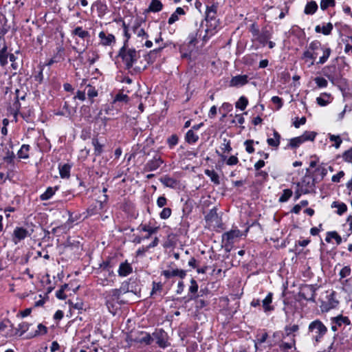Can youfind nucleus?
<instances>
[{
    "mask_svg": "<svg viewBox=\"0 0 352 352\" xmlns=\"http://www.w3.org/2000/svg\"><path fill=\"white\" fill-rule=\"evenodd\" d=\"M342 158L343 160L346 162H352V148H350L347 151H346L342 154Z\"/></svg>",
    "mask_w": 352,
    "mask_h": 352,
    "instance_id": "774afa93",
    "label": "nucleus"
},
{
    "mask_svg": "<svg viewBox=\"0 0 352 352\" xmlns=\"http://www.w3.org/2000/svg\"><path fill=\"white\" fill-rule=\"evenodd\" d=\"M34 226L33 223L28 225V228H23L21 226H16L12 234V241L14 245H17L20 241L24 240L28 237H30L34 232Z\"/></svg>",
    "mask_w": 352,
    "mask_h": 352,
    "instance_id": "20e7f679",
    "label": "nucleus"
},
{
    "mask_svg": "<svg viewBox=\"0 0 352 352\" xmlns=\"http://www.w3.org/2000/svg\"><path fill=\"white\" fill-rule=\"evenodd\" d=\"M57 53L53 58H52L48 63V65H51L54 63H58L64 60V49L63 47H58Z\"/></svg>",
    "mask_w": 352,
    "mask_h": 352,
    "instance_id": "cd10ccee",
    "label": "nucleus"
},
{
    "mask_svg": "<svg viewBox=\"0 0 352 352\" xmlns=\"http://www.w3.org/2000/svg\"><path fill=\"white\" fill-rule=\"evenodd\" d=\"M334 294L332 293L329 296V299L327 302H323L321 305V310L323 312H327L330 309L335 308L338 304V301L334 299L333 298Z\"/></svg>",
    "mask_w": 352,
    "mask_h": 352,
    "instance_id": "4468645a",
    "label": "nucleus"
},
{
    "mask_svg": "<svg viewBox=\"0 0 352 352\" xmlns=\"http://www.w3.org/2000/svg\"><path fill=\"white\" fill-rule=\"evenodd\" d=\"M351 273V267L349 265L344 266L339 272V276L340 277V279L348 277L349 276H350Z\"/></svg>",
    "mask_w": 352,
    "mask_h": 352,
    "instance_id": "13d9d810",
    "label": "nucleus"
},
{
    "mask_svg": "<svg viewBox=\"0 0 352 352\" xmlns=\"http://www.w3.org/2000/svg\"><path fill=\"white\" fill-rule=\"evenodd\" d=\"M85 90L89 99H93L98 96V91L91 85H87Z\"/></svg>",
    "mask_w": 352,
    "mask_h": 352,
    "instance_id": "de8ad7c7",
    "label": "nucleus"
},
{
    "mask_svg": "<svg viewBox=\"0 0 352 352\" xmlns=\"http://www.w3.org/2000/svg\"><path fill=\"white\" fill-rule=\"evenodd\" d=\"M16 101L14 103V107L16 109V113H15V115H16L17 112L19 111L20 107H21V104L20 102H19V100H24L25 98V94H23L22 96L20 95V91L19 89H16Z\"/></svg>",
    "mask_w": 352,
    "mask_h": 352,
    "instance_id": "09e8293b",
    "label": "nucleus"
},
{
    "mask_svg": "<svg viewBox=\"0 0 352 352\" xmlns=\"http://www.w3.org/2000/svg\"><path fill=\"white\" fill-rule=\"evenodd\" d=\"M293 192L291 189H285L283 191V194L279 197V202H286L292 196Z\"/></svg>",
    "mask_w": 352,
    "mask_h": 352,
    "instance_id": "3c124183",
    "label": "nucleus"
},
{
    "mask_svg": "<svg viewBox=\"0 0 352 352\" xmlns=\"http://www.w3.org/2000/svg\"><path fill=\"white\" fill-rule=\"evenodd\" d=\"M15 155L12 151H8L3 157V160L8 164H13Z\"/></svg>",
    "mask_w": 352,
    "mask_h": 352,
    "instance_id": "69168bd1",
    "label": "nucleus"
},
{
    "mask_svg": "<svg viewBox=\"0 0 352 352\" xmlns=\"http://www.w3.org/2000/svg\"><path fill=\"white\" fill-rule=\"evenodd\" d=\"M232 110V105L229 102H223L219 109V111H223V118L226 116L227 113Z\"/></svg>",
    "mask_w": 352,
    "mask_h": 352,
    "instance_id": "6e6d98bb",
    "label": "nucleus"
},
{
    "mask_svg": "<svg viewBox=\"0 0 352 352\" xmlns=\"http://www.w3.org/2000/svg\"><path fill=\"white\" fill-rule=\"evenodd\" d=\"M122 27L126 40L131 37L132 33L138 36H142L145 34L144 30L140 28L139 23H122Z\"/></svg>",
    "mask_w": 352,
    "mask_h": 352,
    "instance_id": "6e6552de",
    "label": "nucleus"
},
{
    "mask_svg": "<svg viewBox=\"0 0 352 352\" xmlns=\"http://www.w3.org/2000/svg\"><path fill=\"white\" fill-rule=\"evenodd\" d=\"M129 98L126 94H124L123 93H119L116 96L113 102H127L129 101Z\"/></svg>",
    "mask_w": 352,
    "mask_h": 352,
    "instance_id": "e2e57ef3",
    "label": "nucleus"
},
{
    "mask_svg": "<svg viewBox=\"0 0 352 352\" xmlns=\"http://www.w3.org/2000/svg\"><path fill=\"white\" fill-rule=\"evenodd\" d=\"M309 169L307 168L301 181L296 183L297 187L300 188L304 194L311 193L315 190L316 179L309 174Z\"/></svg>",
    "mask_w": 352,
    "mask_h": 352,
    "instance_id": "39448f33",
    "label": "nucleus"
},
{
    "mask_svg": "<svg viewBox=\"0 0 352 352\" xmlns=\"http://www.w3.org/2000/svg\"><path fill=\"white\" fill-rule=\"evenodd\" d=\"M331 207L338 208L337 213L339 215L342 214L347 210V206L344 203H338L336 201H334L333 202Z\"/></svg>",
    "mask_w": 352,
    "mask_h": 352,
    "instance_id": "a18cd8bd",
    "label": "nucleus"
},
{
    "mask_svg": "<svg viewBox=\"0 0 352 352\" xmlns=\"http://www.w3.org/2000/svg\"><path fill=\"white\" fill-rule=\"evenodd\" d=\"M331 239H333L336 240L337 245H340L342 243L341 236L336 231L328 232L327 233V236L325 238V241L327 243H329L331 241Z\"/></svg>",
    "mask_w": 352,
    "mask_h": 352,
    "instance_id": "c9c22d12",
    "label": "nucleus"
},
{
    "mask_svg": "<svg viewBox=\"0 0 352 352\" xmlns=\"http://www.w3.org/2000/svg\"><path fill=\"white\" fill-rule=\"evenodd\" d=\"M273 135L274 138H269L267 139V143L272 147L278 148L281 139L280 135L277 131L274 130Z\"/></svg>",
    "mask_w": 352,
    "mask_h": 352,
    "instance_id": "412c9836",
    "label": "nucleus"
},
{
    "mask_svg": "<svg viewBox=\"0 0 352 352\" xmlns=\"http://www.w3.org/2000/svg\"><path fill=\"white\" fill-rule=\"evenodd\" d=\"M100 43L103 45H111L115 43V36L111 34H106L103 31L100 32L98 35Z\"/></svg>",
    "mask_w": 352,
    "mask_h": 352,
    "instance_id": "a211bd4d",
    "label": "nucleus"
},
{
    "mask_svg": "<svg viewBox=\"0 0 352 352\" xmlns=\"http://www.w3.org/2000/svg\"><path fill=\"white\" fill-rule=\"evenodd\" d=\"M119 56L121 57L124 65L125 69L129 70L130 73H138L141 71L140 67H134V63L138 60L140 57L139 54L134 49H126L123 46L119 52Z\"/></svg>",
    "mask_w": 352,
    "mask_h": 352,
    "instance_id": "f03ea898",
    "label": "nucleus"
},
{
    "mask_svg": "<svg viewBox=\"0 0 352 352\" xmlns=\"http://www.w3.org/2000/svg\"><path fill=\"white\" fill-rule=\"evenodd\" d=\"M185 138L188 143L192 144L196 142L198 140L199 136L194 133L192 129H190L186 133Z\"/></svg>",
    "mask_w": 352,
    "mask_h": 352,
    "instance_id": "c03bdc74",
    "label": "nucleus"
},
{
    "mask_svg": "<svg viewBox=\"0 0 352 352\" xmlns=\"http://www.w3.org/2000/svg\"><path fill=\"white\" fill-rule=\"evenodd\" d=\"M248 104V100L245 96H241L239 100L235 103V107L236 109H239L241 111L245 109Z\"/></svg>",
    "mask_w": 352,
    "mask_h": 352,
    "instance_id": "a19ab883",
    "label": "nucleus"
},
{
    "mask_svg": "<svg viewBox=\"0 0 352 352\" xmlns=\"http://www.w3.org/2000/svg\"><path fill=\"white\" fill-rule=\"evenodd\" d=\"M30 151V146L28 144H23L18 151V157L21 159H27L29 157L28 152Z\"/></svg>",
    "mask_w": 352,
    "mask_h": 352,
    "instance_id": "ea45409f",
    "label": "nucleus"
},
{
    "mask_svg": "<svg viewBox=\"0 0 352 352\" xmlns=\"http://www.w3.org/2000/svg\"><path fill=\"white\" fill-rule=\"evenodd\" d=\"M7 49L6 42L3 40L2 49H0V64L1 66H5L8 63Z\"/></svg>",
    "mask_w": 352,
    "mask_h": 352,
    "instance_id": "a878e982",
    "label": "nucleus"
},
{
    "mask_svg": "<svg viewBox=\"0 0 352 352\" xmlns=\"http://www.w3.org/2000/svg\"><path fill=\"white\" fill-rule=\"evenodd\" d=\"M314 81L319 88H324L328 85V82L322 77H316Z\"/></svg>",
    "mask_w": 352,
    "mask_h": 352,
    "instance_id": "bf43d9fd",
    "label": "nucleus"
},
{
    "mask_svg": "<svg viewBox=\"0 0 352 352\" xmlns=\"http://www.w3.org/2000/svg\"><path fill=\"white\" fill-rule=\"evenodd\" d=\"M327 331V327L318 319L312 321L308 326V334L311 336L314 344L320 342Z\"/></svg>",
    "mask_w": 352,
    "mask_h": 352,
    "instance_id": "7ed1b4c3",
    "label": "nucleus"
},
{
    "mask_svg": "<svg viewBox=\"0 0 352 352\" xmlns=\"http://www.w3.org/2000/svg\"><path fill=\"white\" fill-rule=\"evenodd\" d=\"M117 304H118V302L105 300V305L109 311L113 315H115L116 314L118 309Z\"/></svg>",
    "mask_w": 352,
    "mask_h": 352,
    "instance_id": "79ce46f5",
    "label": "nucleus"
},
{
    "mask_svg": "<svg viewBox=\"0 0 352 352\" xmlns=\"http://www.w3.org/2000/svg\"><path fill=\"white\" fill-rule=\"evenodd\" d=\"M316 134L314 131H305L302 135L290 139L287 148H296L306 141H314Z\"/></svg>",
    "mask_w": 352,
    "mask_h": 352,
    "instance_id": "423d86ee",
    "label": "nucleus"
},
{
    "mask_svg": "<svg viewBox=\"0 0 352 352\" xmlns=\"http://www.w3.org/2000/svg\"><path fill=\"white\" fill-rule=\"evenodd\" d=\"M185 12L182 8H177L176 10L171 14L168 22H176L179 20L178 15H183Z\"/></svg>",
    "mask_w": 352,
    "mask_h": 352,
    "instance_id": "49530a36",
    "label": "nucleus"
},
{
    "mask_svg": "<svg viewBox=\"0 0 352 352\" xmlns=\"http://www.w3.org/2000/svg\"><path fill=\"white\" fill-rule=\"evenodd\" d=\"M172 210L170 208H164L160 213V217L162 219H167L171 215Z\"/></svg>",
    "mask_w": 352,
    "mask_h": 352,
    "instance_id": "0e129e2a",
    "label": "nucleus"
},
{
    "mask_svg": "<svg viewBox=\"0 0 352 352\" xmlns=\"http://www.w3.org/2000/svg\"><path fill=\"white\" fill-rule=\"evenodd\" d=\"M178 136L175 134L171 135L168 139H167V143L168 144L169 148H172L178 143Z\"/></svg>",
    "mask_w": 352,
    "mask_h": 352,
    "instance_id": "4d7b16f0",
    "label": "nucleus"
},
{
    "mask_svg": "<svg viewBox=\"0 0 352 352\" xmlns=\"http://www.w3.org/2000/svg\"><path fill=\"white\" fill-rule=\"evenodd\" d=\"M58 189V186L48 187L46 190L40 195L41 201H47L51 199Z\"/></svg>",
    "mask_w": 352,
    "mask_h": 352,
    "instance_id": "b1692460",
    "label": "nucleus"
},
{
    "mask_svg": "<svg viewBox=\"0 0 352 352\" xmlns=\"http://www.w3.org/2000/svg\"><path fill=\"white\" fill-rule=\"evenodd\" d=\"M133 272V268L131 265L128 263L126 261L125 262L121 263L120 264L118 273V275L121 277H125Z\"/></svg>",
    "mask_w": 352,
    "mask_h": 352,
    "instance_id": "f3484780",
    "label": "nucleus"
},
{
    "mask_svg": "<svg viewBox=\"0 0 352 352\" xmlns=\"http://www.w3.org/2000/svg\"><path fill=\"white\" fill-rule=\"evenodd\" d=\"M299 295L302 298L306 300L314 302L316 288L312 285H306L301 288Z\"/></svg>",
    "mask_w": 352,
    "mask_h": 352,
    "instance_id": "9d476101",
    "label": "nucleus"
},
{
    "mask_svg": "<svg viewBox=\"0 0 352 352\" xmlns=\"http://www.w3.org/2000/svg\"><path fill=\"white\" fill-rule=\"evenodd\" d=\"M160 182L166 187L174 188L176 187L177 182V181L172 178L169 177L168 176H164L162 178H160Z\"/></svg>",
    "mask_w": 352,
    "mask_h": 352,
    "instance_id": "f704fd0d",
    "label": "nucleus"
},
{
    "mask_svg": "<svg viewBox=\"0 0 352 352\" xmlns=\"http://www.w3.org/2000/svg\"><path fill=\"white\" fill-rule=\"evenodd\" d=\"M273 294L270 292L262 300V306L265 312H269L274 310V307L271 305L272 302Z\"/></svg>",
    "mask_w": 352,
    "mask_h": 352,
    "instance_id": "aec40b11",
    "label": "nucleus"
},
{
    "mask_svg": "<svg viewBox=\"0 0 352 352\" xmlns=\"http://www.w3.org/2000/svg\"><path fill=\"white\" fill-rule=\"evenodd\" d=\"M221 149L224 152L230 153L232 151V147L230 145V141L227 140L226 138L223 139V142L221 146Z\"/></svg>",
    "mask_w": 352,
    "mask_h": 352,
    "instance_id": "052dcab7",
    "label": "nucleus"
},
{
    "mask_svg": "<svg viewBox=\"0 0 352 352\" xmlns=\"http://www.w3.org/2000/svg\"><path fill=\"white\" fill-rule=\"evenodd\" d=\"M248 76L247 75H237L232 78L230 81V87H241L247 84Z\"/></svg>",
    "mask_w": 352,
    "mask_h": 352,
    "instance_id": "2eb2a0df",
    "label": "nucleus"
},
{
    "mask_svg": "<svg viewBox=\"0 0 352 352\" xmlns=\"http://www.w3.org/2000/svg\"><path fill=\"white\" fill-rule=\"evenodd\" d=\"M152 334L142 331L140 336L136 339V341L141 344L150 345L152 344Z\"/></svg>",
    "mask_w": 352,
    "mask_h": 352,
    "instance_id": "4be33fe9",
    "label": "nucleus"
},
{
    "mask_svg": "<svg viewBox=\"0 0 352 352\" xmlns=\"http://www.w3.org/2000/svg\"><path fill=\"white\" fill-rule=\"evenodd\" d=\"M332 323L336 324L338 327L342 326V324L350 325L351 321L349 318L346 316H343L342 315H339L336 317L331 318Z\"/></svg>",
    "mask_w": 352,
    "mask_h": 352,
    "instance_id": "5701e85b",
    "label": "nucleus"
},
{
    "mask_svg": "<svg viewBox=\"0 0 352 352\" xmlns=\"http://www.w3.org/2000/svg\"><path fill=\"white\" fill-rule=\"evenodd\" d=\"M318 55V52L312 51V50L307 49L306 51H305L303 52L302 58L307 59H307L311 60L312 61H311L310 65H314V61L316 60Z\"/></svg>",
    "mask_w": 352,
    "mask_h": 352,
    "instance_id": "2f4dec72",
    "label": "nucleus"
},
{
    "mask_svg": "<svg viewBox=\"0 0 352 352\" xmlns=\"http://www.w3.org/2000/svg\"><path fill=\"white\" fill-rule=\"evenodd\" d=\"M162 284L161 283H153L152 291L151 292V296L157 294V292L160 293L162 290Z\"/></svg>",
    "mask_w": 352,
    "mask_h": 352,
    "instance_id": "338daca9",
    "label": "nucleus"
},
{
    "mask_svg": "<svg viewBox=\"0 0 352 352\" xmlns=\"http://www.w3.org/2000/svg\"><path fill=\"white\" fill-rule=\"evenodd\" d=\"M152 343L155 341L156 344L162 348L165 349L170 345L168 342V336L163 329H156L152 333Z\"/></svg>",
    "mask_w": 352,
    "mask_h": 352,
    "instance_id": "0eeeda50",
    "label": "nucleus"
},
{
    "mask_svg": "<svg viewBox=\"0 0 352 352\" xmlns=\"http://www.w3.org/2000/svg\"><path fill=\"white\" fill-rule=\"evenodd\" d=\"M216 23H199L196 32H192L188 36V47L189 51H193L200 41L201 46L212 35L217 32Z\"/></svg>",
    "mask_w": 352,
    "mask_h": 352,
    "instance_id": "f257e3e1",
    "label": "nucleus"
},
{
    "mask_svg": "<svg viewBox=\"0 0 352 352\" xmlns=\"http://www.w3.org/2000/svg\"><path fill=\"white\" fill-rule=\"evenodd\" d=\"M71 166L68 164H59L58 169L61 178H69L70 176Z\"/></svg>",
    "mask_w": 352,
    "mask_h": 352,
    "instance_id": "c756f323",
    "label": "nucleus"
},
{
    "mask_svg": "<svg viewBox=\"0 0 352 352\" xmlns=\"http://www.w3.org/2000/svg\"><path fill=\"white\" fill-rule=\"evenodd\" d=\"M73 33L75 35L78 36L81 38H85L89 36V34L87 31L84 30L82 28L78 27L73 31Z\"/></svg>",
    "mask_w": 352,
    "mask_h": 352,
    "instance_id": "864d4df0",
    "label": "nucleus"
},
{
    "mask_svg": "<svg viewBox=\"0 0 352 352\" xmlns=\"http://www.w3.org/2000/svg\"><path fill=\"white\" fill-rule=\"evenodd\" d=\"M30 325L31 324L23 322L20 323L17 327H14L13 324L10 323V329L6 333V336L8 338L14 336H21L23 333L29 330Z\"/></svg>",
    "mask_w": 352,
    "mask_h": 352,
    "instance_id": "1a4fd4ad",
    "label": "nucleus"
},
{
    "mask_svg": "<svg viewBox=\"0 0 352 352\" xmlns=\"http://www.w3.org/2000/svg\"><path fill=\"white\" fill-rule=\"evenodd\" d=\"M241 236V231L239 230H232L229 232H226L223 235V239L226 240L228 243H230L234 238L239 237Z\"/></svg>",
    "mask_w": 352,
    "mask_h": 352,
    "instance_id": "393cba45",
    "label": "nucleus"
},
{
    "mask_svg": "<svg viewBox=\"0 0 352 352\" xmlns=\"http://www.w3.org/2000/svg\"><path fill=\"white\" fill-rule=\"evenodd\" d=\"M205 174L210 177L212 182L216 185L220 184L219 175L214 170H205Z\"/></svg>",
    "mask_w": 352,
    "mask_h": 352,
    "instance_id": "e433bc0d",
    "label": "nucleus"
},
{
    "mask_svg": "<svg viewBox=\"0 0 352 352\" xmlns=\"http://www.w3.org/2000/svg\"><path fill=\"white\" fill-rule=\"evenodd\" d=\"M163 163L160 157L155 156L149 160L145 165L144 169L147 171H153L157 170Z\"/></svg>",
    "mask_w": 352,
    "mask_h": 352,
    "instance_id": "ddd939ff",
    "label": "nucleus"
},
{
    "mask_svg": "<svg viewBox=\"0 0 352 352\" xmlns=\"http://www.w3.org/2000/svg\"><path fill=\"white\" fill-rule=\"evenodd\" d=\"M47 332V328L43 324H39L37 326V330L34 333H30L28 336V338H32L36 336L46 334Z\"/></svg>",
    "mask_w": 352,
    "mask_h": 352,
    "instance_id": "bb28decb",
    "label": "nucleus"
},
{
    "mask_svg": "<svg viewBox=\"0 0 352 352\" xmlns=\"http://www.w3.org/2000/svg\"><path fill=\"white\" fill-rule=\"evenodd\" d=\"M335 6L334 0H321L320 1V8L322 10H327L329 7H333Z\"/></svg>",
    "mask_w": 352,
    "mask_h": 352,
    "instance_id": "5fc2aeb1",
    "label": "nucleus"
},
{
    "mask_svg": "<svg viewBox=\"0 0 352 352\" xmlns=\"http://www.w3.org/2000/svg\"><path fill=\"white\" fill-rule=\"evenodd\" d=\"M333 29L332 23H327L322 26L318 25L316 27L315 30L316 32H322L324 35H328L331 33Z\"/></svg>",
    "mask_w": 352,
    "mask_h": 352,
    "instance_id": "473e14b6",
    "label": "nucleus"
},
{
    "mask_svg": "<svg viewBox=\"0 0 352 352\" xmlns=\"http://www.w3.org/2000/svg\"><path fill=\"white\" fill-rule=\"evenodd\" d=\"M318 9V4L314 1H309L305 8V12L307 14H312L316 12V11Z\"/></svg>",
    "mask_w": 352,
    "mask_h": 352,
    "instance_id": "58836bf2",
    "label": "nucleus"
},
{
    "mask_svg": "<svg viewBox=\"0 0 352 352\" xmlns=\"http://www.w3.org/2000/svg\"><path fill=\"white\" fill-rule=\"evenodd\" d=\"M321 51L322 52V56L320 57L317 64L322 65L325 63L329 58L331 53V50L329 47H322Z\"/></svg>",
    "mask_w": 352,
    "mask_h": 352,
    "instance_id": "72a5a7b5",
    "label": "nucleus"
},
{
    "mask_svg": "<svg viewBox=\"0 0 352 352\" xmlns=\"http://www.w3.org/2000/svg\"><path fill=\"white\" fill-rule=\"evenodd\" d=\"M132 279L131 278L129 281H124L122 283L120 288H118V290L121 294V295L128 293L132 292L135 294H137L140 292V288L135 287V289L130 288L131 281Z\"/></svg>",
    "mask_w": 352,
    "mask_h": 352,
    "instance_id": "dca6fc26",
    "label": "nucleus"
},
{
    "mask_svg": "<svg viewBox=\"0 0 352 352\" xmlns=\"http://www.w3.org/2000/svg\"><path fill=\"white\" fill-rule=\"evenodd\" d=\"M322 47V46L319 41H314L309 44L308 49L312 51L318 52V50H321Z\"/></svg>",
    "mask_w": 352,
    "mask_h": 352,
    "instance_id": "680f3d73",
    "label": "nucleus"
},
{
    "mask_svg": "<svg viewBox=\"0 0 352 352\" xmlns=\"http://www.w3.org/2000/svg\"><path fill=\"white\" fill-rule=\"evenodd\" d=\"M64 245L66 248H69L70 250H78L80 247V242L72 239L71 237L67 239Z\"/></svg>",
    "mask_w": 352,
    "mask_h": 352,
    "instance_id": "4c0bfd02",
    "label": "nucleus"
},
{
    "mask_svg": "<svg viewBox=\"0 0 352 352\" xmlns=\"http://www.w3.org/2000/svg\"><path fill=\"white\" fill-rule=\"evenodd\" d=\"M329 138L330 141L334 143L333 146H334L336 148H338L340 146L342 142V140L340 135H336L329 133Z\"/></svg>",
    "mask_w": 352,
    "mask_h": 352,
    "instance_id": "8fccbe9b",
    "label": "nucleus"
},
{
    "mask_svg": "<svg viewBox=\"0 0 352 352\" xmlns=\"http://www.w3.org/2000/svg\"><path fill=\"white\" fill-rule=\"evenodd\" d=\"M216 14V8L214 6L208 7L206 13V21H212L215 18Z\"/></svg>",
    "mask_w": 352,
    "mask_h": 352,
    "instance_id": "603ef678",
    "label": "nucleus"
},
{
    "mask_svg": "<svg viewBox=\"0 0 352 352\" xmlns=\"http://www.w3.org/2000/svg\"><path fill=\"white\" fill-rule=\"evenodd\" d=\"M161 275L165 276L166 279H169L174 276H178L180 278H184L186 275V272L184 270L174 269L163 270Z\"/></svg>",
    "mask_w": 352,
    "mask_h": 352,
    "instance_id": "f8f14e48",
    "label": "nucleus"
},
{
    "mask_svg": "<svg viewBox=\"0 0 352 352\" xmlns=\"http://www.w3.org/2000/svg\"><path fill=\"white\" fill-rule=\"evenodd\" d=\"M139 229L141 230V231H143V232H146L148 233V235L145 236L146 239H148L151 234H155L156 233L158 230H159V227H152V226H150L148 225H142L141 224L140 226H139Z\"/></svg>",
    "mask_w": 352,
    "mask_h": 352,
    "instance_id": "7c9ffc66",
    "label": "nucleus"
},
{
    "mask_svg": "<svg viewBox=\"0 0 352 352\" xmlns=\"http://www.w3.org/2000/svg\"><path fill=\"white\" fill-rule=\"evenodd\" d=\"M162 8V3L159 0H152L151 2L148 10L151 12H159Z\"/></svg>",
    "mask_w": 352,
    "mask_h": 352,
    "instance_id": "37998d69",
    "label": "nucleus"
},
{
    "mask_svg": "<svg viewBox=\"0 0 352 352\" xmlns=\"http://www.w3.org/2000/svg\"><path fill=\"white\" fill-rule=\"evenodd\" d=\"M91 144L94 147V155L99 156L103 152L104 144L99 142L98 138H93Z\"/></svg>",
    "mask_w": 352,
    "mask_h": 352,
    "instance_id": "c85d7f7f",
    "label": "nucleus"
},
{
    "mask_svg": "<svg viewBox=\"0 0 352 352\" xmlns=\"http://www.w3.org/2000/svg\"><path fill=\"white\" fill-rule=\"evenodd\" d=\"M103 295L105 300L118 302L121 294L119 292L118 289H113L106 292Z\"/></svg>",
    "mask_w": 352,
    "mask_h": 352,
    "instance_id": "6ab92c4d",
    "label": "nucleus"
},
{
    "mask_svg": "<svg viewBox=\"0 0 352 352\" xmlns=\"http://www.w3.org/2000/svg\"><path fill=\"white\" fill-rule=\"evenodd\" d=\"M272 34V28L269 25L264 26L259 33L258 41L265 45Z\"/></svg>",
    "mask_w": 352,
    "mask_h": 352,
    "instance_id": "9b49d317",
    "label": "nucleus"
}]
</instances>
